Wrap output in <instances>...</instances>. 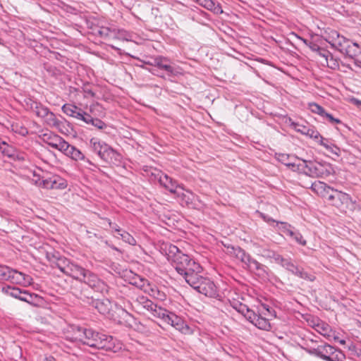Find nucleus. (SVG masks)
Instances as JSON below:
<instances>
[{
	"instance_id": "22",
	"label": "nucleus",
	"mask_w": 361,
	"mask_h": 361,
	"mask_svg": "<svg viewBox=\"0 0 361 361\" xmlns=\"http://www.w3.org/2000/svg\"><path fill=\"white\" fill-rule=\"evenodd\" d=\"M94 307L102 314H109L111 309V302L106 298L93 301Z\"/></svg>"
},
{
	"instance_id": "62",
	"label": "nucleus",
	"mask_w": 361,
	"mask_h": 361,
	"mask_svg": "<svg viewBox=\"0 0 361 361\" xmlns=\"http://www.w3.org/2000/svg\"><path fill=\"white\" fill-rule=\"evenodd\" d=\"M351 102H352L353 104H356V105H357V106L361 105V101H360V100H358V99H357L353 98V99H351Z\"/></svg>"
},
{
	"instance_id": "60",
	"label": "nucleus",
	"mask_w": 361,
	"mask_h": 361,
	"mask_svg": "<svg viewBox=\"0 0 361 361\" xmlns=\"http://www.w3.org/2000/svg\"><path fill=\"white\" fill-rule=\"evenodd\" d=\"M347 348L348 350L350 351H355V345L353 343H350L347 345Z\"/></svg>"
},
{
	"instance_id": "37",
	"label": "nucleus",
	"mask_w": 361,
	"mask_h": 361,
	"mask_svg": "<svg viewBox=\"0 0 361 361\" xmlns=\"http://www.w3.org/2000/svg\"><path fill=\"white\" fill-rule=\"evenodd\" d=\"M308 109H310V111L312 113L317 114L322 117L324 116V114L326 112L325 109L322 106L319 105L318 104H317L315 102L309 103Z\"/></svg>"
},
{
	"instance_id": "6",
	"label": "nucleus",
	"mask_w": 361,
	"mask_h": 361,
	"mask_svg": "<svg viewBox=\"0 0 361 361\" xmlns=\"http://www.w3.org/2000/svg\"><path fill=\"white\" fill-rule=\"evenodd\" d=\"M157 317L162 319L165 322L182 333L186 334L189 330L188 326L180 317L164 308L159 310Z\"/></svg>"
},
{
	"instance_id": "55",
	"label": "nucleus",
	"mask_w": 361,
	"mask_h": 361,
	"mask_svg": "<svg viewBox=\"0 0 361 361\" xmlns=\"http://www.w3.org/2000/svg\"><path fill=\"white\" fill-rule=\"evenodd\" d=\"M82 111L80 109H78L77 111H75V114H73V116L72 117L73 118H75L78 120H81L82 117Z\"/></svg>"
},
{
	"instance_id": "29",
	"label": "nucleus",
	"mask_w": 361,
	"mask_h": 361,
	"mask_svg": "<svg viewBox=\"0 0 361 361\" xmlns=\"http://www.w3.org/2000/svg\"><path fill=\"white\" fill-rule=\"evenodd\" d=\"M52 181H53V176L49 177H42V178H39L38 179L35 180V183L37 186L51 190L52 189Z\"/></svg>"
},
{
	"instance_id": "7",
	"label": "nucleus",
	"mask_w": 361,
	"mask_h": 361,
	"mask_svg": "<svg viewBox=\"0 0 361 361\" xmlns=\"http://www.w3.org/2000/svg\"><path fill=\"white\" fill-rule=\"evenodd\" d=\"M57 265L61 271L75 280L80 281L85 276L86 269L85 268L68 260H60Z\"/></svg>"
},
{
	"instance_id": "2",
	"label": "nucleus",
	"mask_w": 361,
	"mask_h": 361,
	"mask_svg": "<svg viewBox=\"0 0 361 361\" xmlns=\"http://www.w3.org/2000/svg\"><path fill=\"white\" fill-rule=\"evenodd\" d=\"M244 316L256 327L264 331H270L271 329V324L266 317L271 314V312L268 306L262 305V308L258 310V313H255L253 310L246 308L241 310Z\"/></svg>"
},
{
	"instance_id": "31",
	"label": "nucleus",
	"mask_w": 361,
	"mask_h": 361,
	"mask_svg": "<svg viewBox=\"0 0 361 361\" xmlns=\"http://www.w3.org/2000/svg\"><path fill=\"white\" fill-rule=\"evenodd\" d=\"M166 61L167 59L166 58L158 56L154 59V62L151 63V64L164 69L169 73H173V68L170 65L164 63Z\"/></svg>"
},
{
	"instance_id": "19",
	"label": "nucleus",
	"mask_w": 361,
	"mask_h": 361,
	"mask_svg": "<svg viewBox=\"0 0 361 361\" xmlns=\"http://www.w3.org/2000/svg\"><path fill=\"white\" fill-rule=\"evenodd\" d=\"M159 181L160 184L168 190L171 193L174 194L178 189L183 190V187L178 185L176 181L173 180L167 175H162L159 177Z\"/></svg>"
},
{
	"instance_id": "41",
	"label": "nucleus",
	"mask_w": 361,
	"mask_h": 361,
	"mask_svg": "<svg viewBox=\"0 0 361 361\" xmlns=\"http://www.w3.org/2000/svg\"><path fill=\"white\" fill-rule=\"evenodd\" d=\"M78 109V106L70 104H66L62 106V111H63V113L71 117L73 116L74 114H75V111Z\"/></svg>"
},
{
	"instance_id": "1",
	"label": "nucleus",
	"mask_w": 361,
	"mask_h": 361,
	"mask_svg": "<svg viewBox=\"0 0 361 361\" xmlns=\"http://www.w3.org/2000/svg\"><path fill=\"white\" fill-rule=\"evenodd\" d=\"M169 259L174 264L175 269L178 274L183 275L188 271H201V266L183 253L176 245H170L167 253Z\"/></svg>"
},
{
	"instance_id": "50",
	"label": "nucleus",
	"mask_w": 361,
	"mask_h": 361,
	"mask_svg": "<svg viewBox=\"0 0 361 361\" xmlns=\"http://www.w3.org/2000/svg\"><path fill=\"white\" fill-rule=\"evenodd\" d=\"M293 238H294V239L295 240V241L297 243H298L299 244L305 246L306 245V240L303 238L302 235L300 234V233H294V235L292 236Z\"/></svg>"
},
{
	"instance_id": "57",
	"label": "nucleus",
	"mask_w": 361,
	"mask_h": 361,
	"mask_svg": "<svg viewBox=\"0 0 361 361\" xmlns=\"http://www.w3.org/2000/svg\"><path fill=\"white\" fill-rule=\"evenodd\" d=\"M109 226H111V228H112V229H114L116 232H117L118 234H119L122 231V230L120 229L119 226L118 225H116V224L111 223L110 221Z\"/></svg>"
},
{
	"instance_id": "47",
	"label": "nucleus",
	"mask_w": 361,
	"mask_h": 361,
	"mask_svg": "<svg viewBox=\"0 0 361 361\" xmlns=\"http://www.w3.org/2000/svg\"><path fill=\"white\" fill-rule=\"evenodd\" d=\"M101 109L102 106L99 104L96 103L90 106V111L94 116H100L102 114V112H101V114H97V112L99 111Z\"/></svg>"
},
{
	"instance_id": "38",
	"label": "nucleus",
	"mask_w": 361,
	"mask_h": 361,
	"mask_svg": "<svg viewBox=\"0 0 361 361\" xmlns=\"http://www.w3.org/2000/svg\"><path fill=\"white\" fill-rule=\"evenodd\" d=\"M13 269L7 266H0V280L9 281Z\"/></svg>"
},
{
	"instance_id": "45",
	"label": "nucleus",
	"mask_w": 361,
	"mask_h": 361,
	"mask_svg": "<svg viewBox=\"0 0 361 361\" xmlns=\"http://www.w3.org/2000/svg\"><path fill=\"white\" fill-rule=\"evenodd\" d=\"M324 66H326L329 67L330 68L335 69L338 67V63L336 60L333 59L332 55L328 59V60L323 63Z\"/></svg>"
},
{
	"instance_id": "34",
	"label": "nucleus",
	"mask_w": 361,
	"mask_h": 361,
	"mask_svg": "<svg viewBox=\"0 0 361 361\" xmlns=\"http://www.w3.org/2000/svg\"><path fill=\"white\" fill-rule=\"evenodd\" d=\"M44 121L50 127L59 128L61 121L57 119L55 114L51 111L47 112V115L44 117Z\"/></svg>"
},
{
	"instance_id": "3",
	"label": "nucleus",
	"mask_w": 361,
	"mask_h": 361,
	"mask_svg": "<svg viewBox=\"0 0 361 361\" xmlns=\"http://www.w3.org/2000/svg\"><path fill=\"white\" fill-rule=\"evenodd\" d=\"M303 167L300 173L314 178H326L334 173L331 164L311 161H303Z\"/></svg>"
},
{
	"instance_id": "33",
	"label": "nucleus",
	"mask_w": 361,
	"mask_h": 361,
	"mask_svg": "<svg viewBox=\"0 0 361 361\" xmlns=\"http://www.w3.org/2000/svg\"><path fill=\"white\" fill-rule=\"evenodd\" d=\"M292 271L295 276L307 281H314L316 279L314 275L307 273L302 268L295 267Z\"/></svg>"
},
{
	"instance_id": "11",
	"label": "nucleus",
	"mask_w": 361,
	"mask_h": 361,
	"mask_svg": "<svg viewBox=\"0 0 361 361\" xmlns=\"http://www.w3.org/2000/svg\"><path fill=\"white\" fill-rule=\"evenodd\" d=\"M56 149H58L66 156L71 158L75 161H80L85 159V156L80 152V150L68 144L63 138L58 145V147Z\"/></svg>"
},
{
	"instance_id": "44",
	"label": "nucleus",
	"mask_w": 361,
	"mask_h": 361,
	"mask_svg": "<svg viewBox=\"0 0 361 361\" xmlns=\"http://www.w3.org/2000/svg\"><path fill=\"white\" fill-rule=\"evenodd\" d=\"M305 135L309 136L311 138H313L314 140H318L320 137L319 133L315 130L314 128H307L305 133Z\"/></svg>"
},
{
	"instance_id": "49",
	"label": "nucleus",
	"mask_w": 361,
	"mask_h": 361,
	"mask_svg": "<svg viewBox=\"0 0 361 361\" xmlns=\"http://www.w3.org/2000/svg\"><path fill=\"white\" fill-rule=\"evenodd\" d=\"M0 149L3 154L8 157L11 156L10 154L11 147L5 142H0Z\"/></svg>"
},
{
	"instance_id": "63",
	"label": "nucleus",
	"mask_w": 361,
	"mask_h": 361,
	"mask_svg": "<svg viewBox=\"0 0 361 361\" xmlns=\"http://www.w3.org/2000/svg\"><path fill=\"white\" fill-rule=\"evenodd\" d=\"M300 39L307 45L309 47L310 45V43L308 42V41L307 39H305L303 38H300Z\"/></svg>"
},
{
	"instance_id": "40",
	"label": "nucleus",
	"mask_w": 361,
	"mask_h": 361,
	"mask_svg": "<svg viewBox=\"0 0 361 361\" xmlns=\"http://www.w3.org/2000/svg\"><path fill=\"white\" fill-rule=\"evenodd\" d=\"M33 111L38 117L44 118L46 115H47L49 109L40 104H36L35 108L33 109Z\"/></svg>"
},
{
	"instance_id": "42",
	"label": "nucleus",
	"mask_w": 361,
	"mask_h": 361,
	"mask_svg": "<svg viewBox=\"0 0 361 361\" xmlns=\"http://www.w3.org/2000/svg\"><path fill=\"white\" fill-rule=\"evenodd\" d=\"M290 122L291 123V126L293 128V129L298 132V133H300L301 134H303L305 135L307 129V127L302 125V124H299L298 123H295V122H293L290 119Z\"/></svg>"
},
{
	"instance_id": "18",
	"label": "nucleus",
	"mask_w": 361,
	"mask_h": 361,
	"mask_svg": "<svg viewBox=\"0 0 361 361\" xmlns=\"http://www.w3.org/2000/svg\"><path fill=\"white\" fill-rule=\"evenodd\" d=\"M334 347L329 344H324L318 345L316 348L310 350L309 352L312 355H317L324 360H326L331 356V353L334 351Z\"/></svg>"
},
{
	"instance_id": "20",
	"label": "nucleus",
	"mask_w": 361,
	"mask_h": 361,
	"mask_svg": "<svg viewBox=\"0 0 361 361\" xmlns=\"http://www.w3.org/2000/svg\"><path fill=\"white\" fill-rule=\"evenodd\" d=\"M8 289L11 290L9 292L10 295L28 303H31L33 298L37 297L36 294H30L26 290H21L18 288H8Z\"/></svg>"
},
{
	"instance_id": "48",
	"label": "nucleus",
	"mask_w": 361,
	"mask_h": 361,
	"mask_svg": "<svg viewBox=\"0 0 361 361\" xmlns=\"http://www.w3.org/2000/svg\"><path fill=\"white\" fill-rule=\"evenodd\" d=\"M322 117L326 118L331 123H341V121L340 119L334 118L331 114L327 112H325Z\"/></svg>"
},
{
	"instance_id": "15",
	"label": "nucleus",
	"mask_w": 361,
	"mask_h": 361,
	"mask_svg": "<svg viewBox=\"0 0 361 361\" xmlns=\"http://www.w3.org/2000/svg\"><path fill=\"white\" fill-rule=\"evenodd\" d=\"M197 287L196 290L206 296L214 297L216 295V286L214 283L208 279L203 278Z\"/></svg>"
},
{
	"instance_id": "12",
	"label": "nucleus",
	"mask_w": 361,
	"mask_h": 361,
	"mask_svg": "<svg viewBox=\"0 0 361 361\" xmlns=\"http://www.w3.org/2000/svg\"><path fill=\"white\" fill-rule=\"evenodd\" d=\"M130 283L153 297H156L157 293L159 294V291L154 286H152L147 280L140 277V276H133L130 279Z\"/></svg>"
},
{
	"instance_id": "8",
	"label": "nucleus",
	"mask_w": 361,
	"mask_h": 361,
	"mask_svg": "<svg viewBox=\"0 0 361 361\" xmlns=\"http://www.w3.org/2000/svg\"><path fill=\"white\" fill-rule=\"evenodd\" d=\"M135 310L140 314L151 313L153 317H158V312L162 307L157 306L145 296H138L133 302Z\"/></svg>"
},
{
	"instance_id": "35",
	"label": "nucleus",
	"mask_w": 361,
	"mask_h": 361,
	"mask_svg": "<svg viewBox=\"0 0 361 361\" xmlns=\"http://www.w3.org/2000/svg\"><path fill=\"white\" fill-rule=\"evenodd\" d=\"M226 253L241 260H243L245 256V252L241 248L232 246H228L226 247Z\"/></svg>"
},
{
	"instance_id": "46",
	"label": "nucleus",
	"mask_w": 361,
	"mask_h": 361,
	"mask_svg": "<svg viewBox=\"0 0 361 361\" xmlns=\"http://www.w3.org/2000/svg\"><path fill=\"white\" fill-rule=\"evenodd\" d=\"M317 52L319 56L323 59V61H321V63L323 64V63H325L328 59L331 56V54L324 49H317Z\"/></svg>"
},
{
	"instance_id": "4",
	"label": "nucleus",
	"mask_w": 361,
	"mask_h": 361,
	"mask_svg": "<svg viewBox=\"0 0 361 361\" xmlns=\"http://www.w3.org/2000/svg\"><path fill=\"white\" fill-rule=\"evenodd\" d=\"M327 200L331 205L338 209L341 212L346 213L347 211H353L355 209V202L348 193L334 189L328 195Z\"/></svg>"
},
{
	"instance_id": "52",
	"label": "nucleus",
	"mask_w": 361,
	"mask_h": 361,
	"mask_svg": "<svg viewBox=\"0 0 361 361\" xmlns=\"http://www.w3.org/2000/svg\"><path fill=\"white\" fill-rule=\"evenodd\" d=\"M82 117L81 118L82 121H83L85 123L90 124V122H92L93 117L90 115L89 114L82 111Z\"/></svg>"
},
{
	"instance_id": "26",
	"label": "nucleus",
	"mask_w": 361,
	"mask_h": 361,
	"mask_svg": "<svg viewBox=\"0 0 361 361\" xmlns=\"http://www.w3.org/2000/svg\"><path fill=\"white\" fill-rule=\"evenodd\" d=\"M315 329L320 334L326 338H331L334 334L329 325L324 322H319L317 324Z\"/></svg>"
},
{
	"instance_id": "24",
	"label": "nucleus",
	"mask_w": 361,
	"mask_h": 361,
	"mask_svg": "<svg viewBox=\"0 0 361 361\" xmlns=\"http://www.w3.org/2000/svg\"><path fill=\"white\" fill-rule=\"evenodd\" d=\"M80 281L87 283L92 288L98 286L101 283V281L94 274L87 269L85 276L83 279H81Z\"/></svg>"
},
{
	"instance_id": "28",
	"label": "nucleus",
	"mask_w": 361,
	"mask_h": 361,
	"mask_svg": "<svg viewBox=\"0 0 361 361\" xmlns=\"http://www.w3.org/2000/svg\"><path fill=\"white\" fill-rule=\"evenodd\" d=\"M85 335H84L82 344L89 345L90 347L92 346H99V343H94L93 342L94 336H97V334L95 331H94L92 329H85Z\"/></svg>"
},
{
	"instance_id": "61",
	"label": "nucleus",
	"mask_w": 361,
	"mask_h": 361,
	"mask_svg": "<svg viewBox=\"0 0 361 361\" xmlns=\"http://www.w3.org/2000/svg\"><path fill=\"white\" fill-rule=\"evenodd\" d=\"M43 361H56L55 358L53 356H47L44 358Z\"/></svg>"
},
{
	"instance_id": "56",
	"label": "nucleus",
	"mask_w": 361,
	"mask_h": 361,
	"mask_svg": "<svg viewBox=\"0 0 361 361\" xmlns=\"http://www.w3.org/2000/svg\"><path fill=\"white\" fill-rule=\"evenodd\" d=\"M82 111L80 109H78L77 111H75V114H73V116L72 117L73 118H75L78 120H81L82 117Z\"/></svg>"
},
{
	"instance_id": "10",
	"label": "nucleus",
	"mask_w": 361,
	"mask_h": 361,
	"mask_svg": "<svg viewBox=\"0 0 361 361\" xmlns=\"http://www.w3.org/2000/svg\"><path fill=\"white\" fill-rule=\"evenodd\" d=\"M277 159L293 171H296L300 173V171L302 169L304 160L293 155L279 154H277Z\"/></svg>"
},
{
	"instance_id": "43",
	"label": "nucleus",
	"mask_w": 361,
	"mask_h": 361,
	"mask_svg": "<svg viewBox=\"0 0 361 361\" xmlns=\"http://www.w3.org/2000/svg\"><path fill=\"white\" fill-rule=\"evenodd\" d=\"M277 224L281 226V229L287 235L290 236L294 235V232L290 230V225L286 222H277Z\"/></svg>"
},
{
	"instance_id": "30",
	"label": "nucleus",
	"mask_w": 361,
	"mask_h": 361,
	"mask_svg": "<svg viewBox=\"0 0 361 361\" xmlns=\"http://www.w3.org/2000/svg\"><path fill=\"white\" fill-rule=\"evenodd\" d=\"M200 4L208 10L212 11L215 13H221L223 11L221 6L216 5L212 0H200Z\"/></svg>"
},
{
	"instance_id": "16",
	"label": "nucleus",
	"mask_w": 361,
	"mask_h": 361,
	"mask_svg": "<svg viewBox=\"0 0 361 361\" xmlns=\"http://www.w3.org/2000/svg\"><path fill=\"white\" fill-rule=\"evenodd\" d=\"M348 56L354 60L355 65L361 68V47L357 43H350L345 49Z\"/></svg>"
},
{
	"instance_id": "51",
	"label": "nucleus",
	"mask_w": 361,
	"mask_h": 361,
	"mask_svg": "<svg viewBox=\"0 0 361 361\" xmlns=\"http://www.w3.org/2000/svg\"><path fill=\"white\" fill-rule=\"evenodd\" d=\"M90 124H92V126L98 128L99 129H102L104 128L105 124L103 121L98 118H92V122H90Z\"/></svg>"
},
{
	"instance_id": "54",
	"label": "nucleus",
	"mask_w": 361,
	"mask_h": 361,
	"mask_svg": "<svg viewBox=\"0 0 361 361\" xmlns=\"http://www.w3.org/2000/svg\"><path fill=\"white\" fill-rule=\"evenodd\" d=\"M84 97H94V93L89 89H85L84 90Z\"/></svg>"
},
{
	"instance_id": "9",
	"label": "nucleus",
	"mask_w": 361,
	"mask_h": 361,
	"mask_svg": "<svg viewBox=\"0 0 361 361\" xmlns=\"http://www.w3.org/2000/svg\"><path fill=\"white\" fill-rule=\"evenodd\" d=\"M97 336H94L93 342L96 343H99V346H92V348H95L98 349H104L106 350H111L116 352L118 348H120V344L118 343L117 345L115 343V340L112 336H107L105 334H99L96 332Z\"/></svg>"
},
{
	"instance_id": "53",
	"label": "nucleus",
	"mask_w": 361,
	"mask_h": 361,
	"mask_svg": "<svg viewBox=\"0 0 361 361\" xmlns=\"http://www.w3.org/2000/svg\"><path fill=\"white\" fill-rule=\"evenodd\" d=\"M321 145L324 147L326 149H330L331 147L325 142V139L323 138L321 135L320 137L317 140Z\"/></svg>"
},
{
	"instance_id": "21",
	"label": "nucleus",
	"mask_w": 361,
	"mask_h": 361,
	"mask_svg": "<svg viewBox=\"0 0 361 361\" xmlns=\"http://www.w3.org/2000/svg\"><path fill=\"white\" fill-rule=\"evenodd\" d=\"M201 271H188L185 272L183 276H184L185 281L194 289L196 290L200 282H201L203 277L199 275V273Z\"/></svg>"
},
{
	"instance_id": "59",
	"label": "nucleus",
	"mask_w": 361,
	"mask_h": 361,
	"mask_svg": "<svg viewBox=\"0 0 361 361\" xmlns=\"http://www.w3.org/2000/svg\"><path fill=\"white\" fill-rule=\"evenodd\" d=\"M309 47H310L312 51H317V49H320L317 45H316V44H312V43H310Z\"/></svg>"
},
{
	"instance_id": "13",
	"label": "nucleus",
	"mask_w": 361,
	"mask_h": 361,
	"mask_svg": "<svg viewBox=\"0 0 361 361\" xmlns=\"http://www.w3.org/2000/svg\"><path fill=\"white\" fill-rule=\"evenodd\" d=\"M324 35V39L326 42H328L332 47L338 49H343V43L347 41L346 39L344 37L341 36L336 30L331 28L326 29Z\"/></svg>"
},
{
	"instance_id": "36",
	"label": "nucleus",
	"mask_w": 361,
	"mask_h": 361,
	"mask_svg": "<svg viewBox=\"0 0 361 361\" xmlns=\"http://www.w3.org/2000/svg\"><path fill=\"white\" fill-rule=\"evenodd\" d=\"M345 355L340 350L334 348V351L331 353V356L326 361H345Z\"/></svg>"
},
{
	"instance_id": "25",
	"label": "nucleus",
	"mask_w": 361,
	"mask_h": 361,
	"mask_svg": "<svg viewBox=\"0 0 361 361\" xmlns=\"http://www.w3.org/2000/svg\"><path fill=\"white\" fill-rule=\"evenodd\" d=\"M62 137L53 133H45L43 135V140L48 145L54 149H56L58 145L62 140Z\"/></svg>"
},
{
	"instance_id": "17",
	"label": "nucleus",
	"mask_w": 361,
	"mask_h": 361,
	"mask_svg": "<svg viewBox=\"0 0 361 361\" xmlns=\"http://www.w3.org/2000/svg\"><path fill=\"white\" fill-rule=\"evenodd\" d=\"M311 190L317 195L328 199V195L334 189L322 181H314L311 186Z\"/></svg>"
},
{
	"instance_id": "23",
	"label": "nucleus",
	"mask_w": 361,
	"mask_h": 361,
	"mask_svg": "<svg viewBox=\"0 0 361 361\" xmlns=\"http://www.w3.org/2000/svg\"><path fill=\"white\" fill-rule=\"evenodd\" d=\"M176 197L180 200L181 204H185L188 205L192 203L193 194L191 191L188 190L178 189L177 192L174 193Z\"/></svg>"
},
{
	"instance_id": "14",
	"label": "nucleus",
	"mask_w": 361,
	"mask_h": 361,
	"mask_svg": "<svg viewBox=\"0 0 361 361\" xmlns=\"http://www.w3.org/2000/svg\"><path fill=\"white\" fill-rule=\"evenodd\" d=\"M9 281L13 283L23 286H28L32 283V279L30 276L16 269L12 270Z\"/></svg>"
},
{
	"instance_id": "32",
	"label": "nucleus",
	"mask_w": 361,
	"mask_h": 361,
	"mask_svg": "<svg viewBox=\"0 0 361 361\" xmlns=\"http://www.w3.org/2000/svg\"><path fill=\"white\" fill-rule=\"evenodd\" d=\"M67 185V181L65 179L57 175H53L51 190H63Z\"/></svg>"
},
{
	"instance_id": "5",
	"label": "nucleus",
	"mask_w": 361,
	"mask_h": 361,
	"mask_svg": "<svg viewBox=\"0 0 361 361\" xmlns=\"http://www.w3.org/2000/svg\"><path fill=\"white\" fill-rule=\"evenodd\" d=\"M93 149L97 152L101 159L109 163H115L120 160L121 155L107 144L93 137L90 140Z\"/></svg>"
},
{
	"instance_id": "39",
	"label": "nucleus",
	"mask_w": 361,
	"mask_h": 361,
	"mask_svg": "<svg viewBox=\"0 0 361 361\" xmlns=\"http://www.w3.org/2000/svg\"><path fill=\"white\" fill-rule=\"evenodd\" d=\"M118 235L124 242L131 245H135L136 244L135 239L129 233L122 231Z\"/></svg>"
},
{
	"instance_id": "27",
	"label": "nucleus",
	"mask_w": 361,
	"mask_h": 361,
	"mask_svg": "<svg viewBox=\"0 0 361 361\" xmlns=\"http://www.w3.org/2000/svg\"><path fill=\"white\" fill-rule=\"evenodd\" d=\"M85 329L81 327L73 328L71 335L68 336V338L75 342L82 343L84 335H85Z\"/></svg>"
},
{
	"instance_id": "58",
	"label": "nucleus",
	"mask_w": 361,
	"mask_h": 361,
	"mask_svg": "<svg viewBox=\"0 0 361 361\" xmlns=\"http://www.w3.org/2000/svg\"><path fill=\"white\" fill-rule=\"evenodd\" d=\"M334 338L335 341H338L341 345H345L346 342L345 340L343 339H339L338 337L337 336H333Z\"/></svg>"
},
{
	"instance_id": "64",
	"label": "nucleus",
	"mask_w": 361,
	"mask_h": 361,
	"mask_svg": "<svg viewBox=\"0 0 361 361\" xmlns=\"http://www.w3.org/2000/svg\"><path fill=\"white\" fill-rule=\"evenodd\" d=\"M300 39L307 45L309 47L310 45V43L308 42V41L307 39H305L303 38H300Z\"/></svg>"
}]
</instances>
